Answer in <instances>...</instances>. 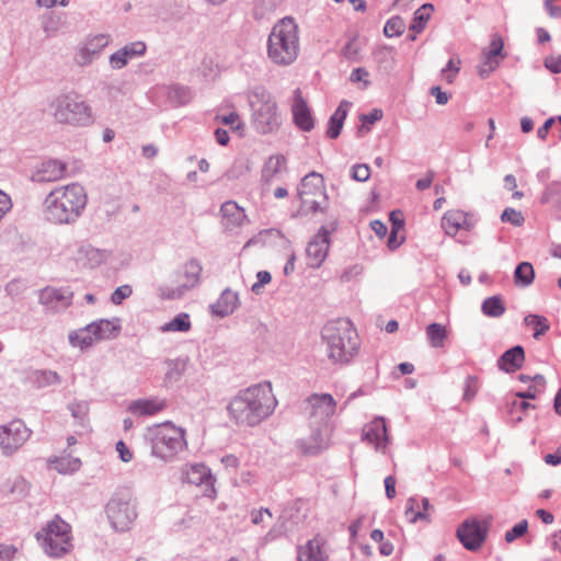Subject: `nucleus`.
Listing matches in <instances>:
<instances>
[{
	"label": "nucleus",
	"mask_w": 561,
	"mask_h": 561,
	"mask_svg": "<svg viewBox=\"0 0 561 561\" xmlns=\"http://www.w3.org/2000/svg\"><path fill=\"white\" fill-rule=\"evenodd\" d=\"M277 405L270 382L241 390L229 402V416L238 425L254 427L271 416Z\"/></svg>",
	"instance_id": "f257e3e1"
},
{
	"label": "nucleus",
	"mask_w": 561,
	"mask_h": 561,
	"mask_svg": "<svg viewBox=\"0 0 561 561\" xmlns=\"http://www.w3.org/2000/svg\"><path fill=\"white\" fill-rule=\"evenodd\" d=\"M87 203L85 188L75 182L53 188L43 202V211L51 224L70 225L78 220Z\"/></svg>",
	"instance_id": "f03ea898"
},
{
	"label": "nucleus",
	"mask_w": 561,
	"mask_h": 561,
	"mask_svg": "<svg viewBox=\"0 0 561 561\" xmlns=\"http://www.w3.org/2000/svg\"><path fill=\"white\" fill-rule=\"evenodd\" d=\"M46 111L56 124L72 128H85L95 122L92 106L73 91L50 98Z\"/></svg>",
	"instance_id": "7ed1b4c3"
},
{
	"label": "nucleus",
	"mask_w": 561,
	"mask_h": 561,
	"mask_svg": "<svg viewBox=\"0 0 561 561\" xmlns=\"http://www.w3.org/2000/svg\"><path fill=\"white\" fill-rule=\"evenodd\" d=\"M300 51L299 28L293 18L280 19L267 38V57L277 66L294 64Z\"/></svg>",
	"instance_id": "20e7f679"
},
{
	"label": "nucleus",
	"mask_w": 561,
	"mask_h": 561,
	"mask_svg": "<svg viewBox=\"0 0 561 561\" xmlns=\"http://www.w3.org/2000/svg\"><path fill=\"white\" fill-rule=\"evenodd\" d=\"M328 357L333 363L347 364L359 351V336L352 322L340 319L328 323L322 330Z\"/></svg>",
	"instance_id": "39448f33"
},
{
	"label": "nucleus",
	"mask_w": 561,
	"mask_h": 561,
	"mask_svg": "<svg viewBox=\"0 0 561 561\" xmlns=\"http://www.w3.org/2000/svg\"><path fill=\"white\" fill-rule=\"evenodd\" d=\"M151 455L164 462L172 461L186 446L185 430L171 422L158 424L148 428Z\"/></svg>",
	"instance_id": "423d86ee"
},
{
	"label": "nucleus",
	"mask_w": 561,
	"mask_h": 561,
	"mask_svg": "<svg viewBox=\"0 0 561 561\" xmlns=\"http://www.w3.org/2000/svg\"><path fill=\"white\" fill-rule=\"evenodd\" d=\"M252 108V123L254 128L261 134H268L280 125L277 114V104L270 92L264 88L253 89L248 96Z\"/></svg>",
	"instance_id": "0eeeda50"
},
{
	"label": "nucleus",
	"mask_w": 561,
	"mask_h": 561,
	"mask_svg": "<svg viewBox=\"0 0 561 561\" xmlns=\"http://www.w3.org/2000/svg\"><path fill=\"white\" fill-rule=\"evenodd\" d=\"M36 537L45 553L51 558H61L73 548L71 526L58 515L48 522Z\"/></svg>",
	"instance_id": "6e6552de"
},
{
	"label": "nucleus",
	"mask_w": 561,
	"mask_h": 561,
	"mask_svg": "<svg viewBox=\"0 0 561 561\" xmlns=\"http://www.w3.org/2000/svg\"><path fill=\"white\" fill-rule=\"evenodd\" d=\"M203 272L202 263L197 259H190L174 273V279L170 284L158 287V294L162 299H181L184 295L201 284Z\"/></svg>",
	"instance_id": "1a4fd4ad"
},
{
	"label": "nucleus",
	"mask_w": 561,
	"mask_h": 561,
	"mask_svg": "<svg viewBox=\"0 0 561 561\" xmlns=\"http://www.w3.org/2000/svg\"><path fill=\"white\" fill-rule=\"evenodd\" d=\"M298 196L299 211L306 215L323 213L329 206L323 178L317 172H311L301 180Z\"/></svg>",
	"instance_id": "9d476101"
},
{
	"label": "nucleus",
	"mask_w": 561,
	"mask_h": 561,
	"mask_svg": "<svg viewBox=\"0 0 561 561\" xmlns=\"http://www.w3.org/2000/svg\"><path fill=\"white\" fill-rule=\"evenodd\" d=\"M108 33H90L76 46L73 62L79 67H89L101 57L104 49L112 43Z\"/></svg>",
	"instance_id": "9b49d317"
},
{
	"label": "nucleus",
	"mask_w": 561,
	"mask_h": 561,
	"mask_svg": "<svg viewBox=\"0 0 561 561\" xmlns=\"http://www.w3.org/2000/svg\"><path fill=\"white\" fill-rule=\"evenodd\" d=\"M32 431L21 420L0 426V449L3 456H13L31 437Z\"/></svg>",
	"instance_id": "f8f14e48"
},
{
	"label": "nucleus",
	"mask_w": 561,
	"mask_h": 561,
	"mask_svg": "<svg viewBox=\"0 0 561 561\" xmlns=\"http://www.w3.org/2000/svg\"><path fill=\"white\" fill-rule=\"evenodd\" d=\"M105 512L112 527L117 531L128 530L137 517L135 504L122 497H112Z\"/></svg>",
	"instance_id": "ddd939ff"
},
{
	"label": "nucleus",
	"mask_w": 561,
	"mask_h": 561,
	"mask_svg": "<svg viewBox=\"0 0 561 561\" xmlns=\"http://www.w3.org/2000/svg\"><path fill=\"white\" fill-rule=\"evenodd\" d=\"M329 248L330 232L325 227H321L307 245V265L311 268H319L328 256Z\"/></svg>",
	"instance_id": "4468645a"
},
{
	"label": "nucleus",
	"mask_w": 561,
	"mask_h": 561,
	"mask_svg": "<svg viewBox=\"0 0 561 561\" xmlns=\"http://www.w3.org/2000/svg\"><path fill=\"white\" fill-rule=\"evenodd\" d=\"M310 425L328 424L335 412V401L331 394H313L308 399Z\"/></svg>",
	"instance_id": "2eb2a0df"
},
{
	"label": "nucleus",
	"mask_w": 561,
	"mask_h": 561,
	"mask_svg": "<svg viewBox=\"0 0 561 561\" xmlns=\"http://www.w3.org/2000/svg\"><path fill=\"white\" fill-rule=\"evenodd\" d=\"M457 537L466 549L477 551L485 540L486 528L478 520H465L457 529Z\"/></svg>",
	"instance_id": "dca6fc26"
},
{
	"label": "nucleus",
	"mask_w": 561,
	"mask_h": 561,
	"mask_svg": "<svg viewBox=\"0 0 561 561\" xmlns=\"http://www.w3.org/2000/svg\"><path fill=\"white\" fill-rule=\"evenodd\" d=\"M183 480L187 483L203 486V493L208 497H213L215 494V478L213 477L210 469L203 463L190 465L183 471Z\"/></svg>",
	"instance_id": "f3484780"
},
{
	"label": "nucleus",
	"mask_w": 561,
	"mask_h": 561,
	"mask_svg": "<svg viewBox=\"0 0 561 561\" xmlns=\"http://www.w3.org/2000/svg\"><path fill=\"white\" fill-rule=\"evenodd\" d=\"M362 439L375 446L377 451L386 453L390 438L387 433L385 419L375 417L363 427Z\"/></svg>",
	"instance_id": "a211bd4d"
},
{
	"label": "nucleus",
	"mask_w": 561,
	"mask_h": 561,
	"mask_svg": "<svg viewBox=\"0 0 561 561\" xmlns=\"http://www.w3.org/2000/svg\"><path fill=\"white\" fill-rule=\"evenodd\" d=\"M67 163L56 159H49L39 163L31 175L35 183L56 182L65 178Z\"/></svg>",
	"instance_id": "6ab92c4d"
},
{
	"label": "nucleus",
	"mask_w": 561,
	"mask_h": 561,
	"mask_svg": "<svg viewBox=\"0 0 561 561\" xmlns=\"http://www.w3.org/2000/svg\"><path fill=\"white\" fill-rule=\"evenodd\" d=\"M291 113L295 125L304 130L310 131L314 127V119L311 114V110L307 104V101L302 96V92L299 88L294 90Z\"/></svg>",
	"instance_id": "aec40b11"
},
{
	"label": "nucleus",
	"mask_w": 561,
	"mask_h": 561,
	"mask_svg": "<svg viewBox=\"0 0 561 561\" xmlns=\"http://www.w3.org/2000/svg\"><path fill=\"white\" fill-rule=\"evenodd\" d=\"M146 50L147 46L141 41L128 43L110 56L108 64L112 69L121 70L126 67L130 60L144 56Z\"/></svg>",
	"instance_id": "412c9836"
},
{
	"label": "nucleus",
	"mask_w": 561,
	"mask_h": 561,
	"mask_svg": "<svg viewBox=\"0 0 561 561\" xmlns=\"http://www.w3.org/2000/svg\"><path fill=\"white\" fill-rule=\"evenodd\" d=\"M310 439H301L298 442V447L305 455H316L320 450L327 448L329 444L328 424L310 425Z\"/></svg>",
	"instance_id": "4be33fe9"
},
{
	"label": "nucleus",
	"mask_w": 561,
	"mask_h": 561,
	"mask_svg": "<svg viewBox=\"0 0 561 561\" xmlns=\"http://www.w3.org/2000/svg\"><path fill=\"white\" fill-rule=\"evenodd\" d=\"M73 291L68 287H46L41 291L39 302L54 310L67 308L71 305Z\"/></svg>",
	"instance_id": "5701e85b"
},
{
	"label": "nucleus",
	"mask_w": 561,
	"mask_h": 561,
	"mask_svg": "<svg viewBox=\"0 0 561 561\" xmlns=\"http://www.w3.org/2000/svg\"><path fill=\"white\" fill-rule=\"evenodd\" d=\"M240 306V297L237 291L225 288L219 298L209 306L210 313L218 318L232 314Z\"/></svg>",
	"instance_id": "b1692460"
},
{
	"label": "nucleus",
	"mask_w": 561,
	"mask_h": 561,
	"mask_svg": "<svg viewBox=\"0 0 561 561\" xmlns=\"http://www.w3.org/2000/svg\"><path fill=\"white\" fill-rule=\"evenodd\" d=\"M473 222L468 218V214L460 209H451L444 214L442 227L448 236H456L459 230H471Z\"/></svg>",
	"instance_id": "393cba45"
},
{
	"label": "nucleus",
	"mask_w": 561,
	"mask_h": 561,
	"mask_svg": "<svg viewBox=\"0 0 561 561\" xmlns=\"http://www.w3.org/2000/svg\"><path fill=\"white\" fill-rule=\"evenodd\" d=\"M156 93L158 96L164 98L169 104L175 107L187 104L193 98L190 88L178 83L161 85L157 89Z\"/></svg>",
	"instance_id": "a878e982"
},
{
	"label": "nucleus",
	"mask_w": 561,
	"mask_h": 561,
	"mask_svg": "<svg viewBox=\"0 0 561 561\" xmlns=\"http://www.w3.org/2000/svg\"><path fill=\"white\" fill-rule=\"evenodd\" d=\"M328 558L323 542L319 538L310 539L297 549V561H327Z\"/></svg>",
	"instance_id": "bb28decb"
},
{
	"label": "nucleus",
	"mask_w": 561,
	"mask_h": 561,
	"mask_svg": "<svg viewBox=\"0 0 561 561\" xmlns=\"http://www.w3.org/2000/svg\"><path fill=\"white\" fill-rule=\"evenodd\" d=\"M164 401L159 399H138L131 401L127 408L128 412L136 416H151L162 411Z\"/></svg>",
	"instance_id": "cd10ccee"
},
{
	"label": "nucleus",
	"mask_w": 561,
	"mask_h": 561,
	"mask_svg": "<svg viewBox=\"0 0 561 561\" xmlns=\"http://www.w3.org/2000/svg\"><path fill=\"white\" fill-rule=\"evenodd\" d=\"M525 360V352L520 345L505 351L497 360V366L506 373H514L519 369Z\"/></svg>",
	"instance_id": "c85d7f7f"
},
{
	"label": "nucleus",
	"mask_w": 561,
	"mask_h": 561,
	"mask_svg": "<svg viewBox=\"0 0 561 561\" xmlns=\"http://www.w3.org/2000/svg\"><path fill=\"white\" fill-rule=\"evenodd\" d=\"M90 329L96 341L110 340L115 337L121 331V322L118 318L100 319L90 323Z\"/></svg>",
	"instance_id": "c756f323"
},
{
	"label": "nucleus",
	"mask_w": 561,
	"mask_h": 561,
	"mask_svg": "<svg viewBox=\"0 0 561 561\" xmlns=\"http://www.w3.org/2000/svg\"><path fill=\"white\" fill-rule=\"evenodd\" d=\"M224 226L228 230L240 227L245 220L244 210L236 202L228 201L221 205Z\"/></svg>",
	"instance_id": "7c9ffc66"
},
{
	"label": "nucleus",
	"mask_w": 561,
	"mask_h": 561,
	"mask_svg": "<svg viewBox=\"0 0 561 561\" xmlns=\"http://www.w3.org/2000/svg\"><path fill=\"white\" fill-rule=\"evenodd\" d=\"M351 102L343 100L329 119L327 135L331 139L340 136Z\"/></svg>",
	"instance_id": "2f4dec72"
},
{
	"label": "nucleus",
	"mask_w": 561,
	"mask_h": 561,
	"mask_svg": "<svg viewBox=\"0 0 561 561\" xmlns=\"http://www.w3.org/2000/svg\"><path fill=\"white\" fill-rule=\"evenodd\" d=\"M48 466L61 474H71L81 468V460L70 455L53 457L48 459Z\"/></svg>",
	"instance_id": "473e14b6"
},
{
	"label": "nucleus",
	"mask_w": 561,
	"mask_h": 561,
	"mask_svg": "<svg viewBox=\"0 0 561 561\" xmlns=\"http://www.w3.org/2000/svg\"><path fill=\"white\" fill-rule=\"evenodd\" d=\"M27 491L28 483L21 476L8 479L0 488V492L3 496L12 497L13 500L23 497L26 495Z\"/></svg>",
	"instance_id": "72a5a7b5"
},
{
	"label": "nucleus",
	"mask_w": 561,
	"mask_h": 561,
	"mask_svg": "<svg viewBox=\"0 0 561 561\" xmlns=\"http://www.w3.org/2000/svg\"><path fill=\"white\" fill-rule=\"evenodd\" d=\"M285 169L286 158L283 154L271 156L262 169V180L265 183H271Z\"/></svg>",
	"instance_id": "f704fd0d"
},
{
	"label": "nucleus",
	"mask_w": 561,
	"mask_h": 561,
	"mask_svg": "<svg viewBox=\"0 0 561 561\" xmlns=\"http://www.w3.org/2000/svg\"><path fill=\"white\" fill-rule=\"evenodd\" d=\"M69 342L72 346L84 350L92 346L98 341L93 334V330L90 329L89 323L84 328L71 332L69 334Z\"/></svg>",
	"instance_id": "c9c22d12"
},
{
	"label": "nucleus",
	"mask_w": 561,
	"mask_h": 561,
	"mask_svg": "<svg viewBox=\"0 0 561 561\" xmlns=\"http://www.w3.org/2000/svg\"><path fill=\"white\" fill-rule=\"evenodd\" d=\"M41 23L47 37L56 36L65 24L64 14L48 12L42 16Z\"/></svg>",
	"instance_id": "e433bc0d"
},
{
	"label": "nucleus",
	"mask_w": 561,
	"mask_h": 561,
	"mask_svg": "<svg viewBox=\"0 0 561 561\" xmlns=\"http://www.w3.org/2000/svg\"><path fill=\"white\" fill-rule=\"evenodd\" d=\"M481 310L486 317L500 318L504 314L506 307L501 296H492L483 300Z\"/></svg>",
	"instance_id": "4c0bfd02"
},
{
	"label": "nucleus",
	"mask_w": 561,
	"mask_h": 561,
	"mask_svg": "<svg viewBox=\"0 0 561 561\" xmlns=\"http://www.w3.org/2000/svg\"><path fill=\"white\" fill-rule=\"evenodd\" d=\"M433 10H434V7L431 3H425L422 7H420L414 12V16L410 24V30L413 31L414 33H421L425 28L426 23L430 20Z\"/></svg>",
	"instance_id": "58836bf2"
},
{
	"label": "nucleus",
	"mask_w": 561,
	"mask_h": 561,
	"mask_svg": "<svg viewBox=\"0 0 561 561\" xmlns=\"http://www.w3.org/2000/svg\"><path fill=\"white\" fill-rule=\"evenodd\" d=\"M535 279V271L529 262L519 263L514 272V282L517 286L527 287Z\"/></svg>",
	"instance_id": "ea45409f"
},
{
	"label": "nucleus",
	"mask_w": 561,
	"mask_h": 561,
	"mask_svg": "<svg viewBox=\"0 0 561 561\" xmlns=\"http://www.w3.org/2000/svg\"><path fill=\"white\" fill-rule=\"evenodd\" d=\"M525 325L535 330L534 337L539 340L550 330L548 319L540 314H528L524 318Z\"/></svg>",
	"instance_id": "a19ab883"
},
{
	"label": "nucleus",
	"mask_w": 561,
	"mask_h": 561,
	"mask_svg": "<svg viewBox=\"0 0 561 561\" xmlns=\"http://www.w3.org/2000/svg\"><path fill=\"white\" fill-rule=\"evenodd\" d=\"M60 376L53 370H36L32 375V382L36 388H46L59 383Z\"/></svg>",
	"instance_id": "79ce46f5"
},
{
	"label": "nucleus",
	"mask_w": 561,
	"mask_h": 561,
	"mask_svg": "<svg viewBox=\"0 0 561 561\" xmlns=\"http://www.w3.org/2000/svg\"><path fill=\"white\" fill-rule=\"evenodd\" d=\"M405 517L412 524L416 523L417 520L430 522V515L428 513L421 511L420 501L417 497H410L407 501Z\"/></svg>",
	"instance_id": "37998d69"
},
{
	"label": "nucleus",
	"mask_w": 561,
	"mask_h": 561,
	"mask_svg": "<svg viewBox=\"0 0 561 561\" xmlns=\"http://www.w3.org/2000/svg\"><path fill=\"white\" fill-rule=\"evenodd\" d=\"M191 329L190 316L185 312L179 313L171 321L161 327L162 332H187Z\"/></svg>",
	"instance_id": "c03bdc74"
},
{
	"label": "nucleus",
	"mask_w": 561,
	"mask_h": 561,
	"mask_svg": "<svg viewBox=\"0 0 561 561\" xmlns=\"http://www.w3.org/2000/svg\"><path fill=\"white\" fill-rule=\"evenodd\" d=\"M186 368V360L182 358L168 359L165 362V380L178 381Z\"/></svg>",
	"instance_id": "a18cd8bd"
},
{
	"label": "nucleus",
	"mask_w": 561,
	"mask_h": 561,
	"mask_svg": "<svg viewBox=\"0 0 561 561\" xmlns=\"http://www.w3.org/2000/svg\"><path fill=\"white\" fill-rule=\"evenodd\" d=\"M426 335L433 347H442L445 339L447 337V330L439 323H431L426 328Z\"/></svg>",
	"instance_id": "49530a36"
},
{
	"label": "nucleus",
	"mask_w": 561,
	"mask_h": 561,
	"mask_svg": "<svg viewBox=\"0 0 561 561\" xmlns=\"http://www.w3.org/2000/svg\"><path fill=\"white\" fill-rule=\"evenodd\" d=\"M405 28V23L400 16H392L389 19L383 27V33L387 37L400 36Z\"/></svg>",
	"instance_id": "de8ad7c7"
},
{
	"label": "nucleus",
	"mask_w": 561,
	"mask_h": 561,
	"mask_svg": "<svg viewBox=\"0 0 561 561\" xmlns=\"http://www.w3.org/2000/svg\"><path fill=\"white\" fill-rule=\"evenodd\" d=\"M502 38L499 36H493L489 49L483 51L482 57L491 60H501L504 57L502 55Z\"/></svg>",
	"instance_id": "09e8293b"
},
{
	"label": "nucleus",
	"mask_w": 561,
	"mask_h": 561,
	"mask_svg": "<svg viewBox=\"0 0 561 561\" xmlns=\"http://www.w3.org/2000/svg\"><path fill=\"white\" fill-rule=\"evenodd\" d=\"M501 220L503 222H508L515 227L523 226L525 218L522 214V211L516 210L515 208L507 207L503 210L501 215Z\"/></svg>",
	"instance_id": "8fccbe9b"
},
{
	"label": "nucleus",
	"mask_w": 561,
	"mask_h": 561,
	"mask_svg": "<svg viewBox=\"0 0 561 561\" xmlns=\"http://www.w3.org/2000/svg\"><path fill=\"white\" fill-rule=\"evenodd\" d=\"M108 256H110V253L105 250H100V249H94V248L87 250V257H88L89 264L92 267L105 263L107 261Z\"/></svg>",
	"instance_id": "3c124183"
},
{
	"label": "nucleus",
	"mask_w": 561,
	"mask_h": 561,
	"mask_svg": "<svg viewBox=\"0 0 561 561\" xmlns=\"http://www.w3.org/2000/svg\"><path fill=\"white\" fill-rule=\"evenodd\" d=\"M68 410L70 411L73 419L81 422L88 415L89 403L87 401H75L68 405Z\"/></svg>",
	"instance_id": "603ef678"
},
{
	"label": "nucleus",
	"mask_w": 561,
	"mask_h": 561,
	"mask_svg": "<svg viewBox=\"0 0 561 561\" xmlns=\"http://www.w3.org/2000/svg\"><path fill=\"white\" fill-rule=\"evenodd\" d=\"M528 529V522L526 519L520 520L512 529L505 533V541L513 542L515 539L524 536Z\"/></svg>",
	"instance_id": "864d4df0"
},
{
	"label": "nucleus",
	"mask_w": 561,
	"mask_h": 561,
	"mask_svg": "<svg viewBox=\"0 0 561 561\" xmlns=\"http://www.w3.org/2000/svg\"><path fill=\"white\" fill-rule=\"evenodd\" d=\"M459 70L460 59H449L446 67L442 69V76L448 83H451Z\"/></svg>",
	"instance_id": "5fc2aeb1"
},
{
	"label": "nucleus",
	"mask_w": 561,
	"mask_h": 561,
	"mask_svg": "<svg viewBox=\"0 0 561 561\" xmlns=\"http://www.w3.org/2000/svg\"><path fill=\"white\" fill-rule=\"evenodd\" d=\"M478 379L474 376H468L465 380L463 399L470 401L477 394Z\"/></svg>",
	"instance_id": "6e6d98bb"
},
{
	"label": "nucleus",
	"mask_w": 561,
	"mask_h": 561,
	"mask_svg": "<svg viewBox=\"0 0 561 561\" xmlns=\"http://www.w3.org/2000/svg\"><path fill=\"white\" fill-rule=\"evenodd\" d=\"M351 176L358 182H366L370 176V169L367 164H355L352 168Z\"/></svg>",
	"instance_id": "4d7b16f0"
},
{
	"label": "nucleus",
	"mask_w": 561,
	"mask_h": 561,
	"mask_svg": "<svg viewBox=\"0 0 561 561\" xmlns=\"http://www.w3.org/2000/svg\"><path fill=\"white\" fill-rule=\"evenodd\" d=\"M131 294H133L131 286H129V285L119 286L113 291V294L111 296V301L114 305H119L123 302L124 299L128 298Z\"/></svg>",
	"instance_id": "13d9d810"
},
{
	"label": "nucleus",
	"mask_w": 561,
	"mask_h": 561,
	"mask_svg": "<svg viewBox=\"0 0 561 561\" xmlns=\"http://www.w3.org/2000/svg\"><path fill=\"white\" fill-rule=\"evenodd\" d=\"M500 65V60H491L483 58L479 66L478 72L481 78H488Z\"/></svg>",
	"instance_id": "bf43d9fd"
},
{
	"label": "nucleus",
	"mask_w": 561,
	"mask_h": 561,
	"mask_svg": "<svg viewBox=\"0 0 561 561\" xmlns=\"http://www.w3.org/2000/svg\"><path fill=\"white\" fill-rule=\"evenodd\" d=\"M256 278L257 280L252 285L251 290L254 294L259 295L262 293V288L264 287V285L271 283L272 275L267 271H260L256 274Z\"/></svg>",
	"instance_id": "052dcab7"
},
{
	"label": "nucleus",
	"mask_w": 561,
	"mask_h": 561,
	"mask_svg": "<svg viewBox=\"0 0 561 561\" xmlns=\"http://www.w3.org/2000/svg\"><path fill=\"white\" fill-rule=\"evenodd\" d=\"M543 65L550 72L561 73V55L546 57Z\"/></svg>",
	"instance_id": "680f3d73"
},
{
	"label": "nucleus",
	"mask_w": 561,
	"mask_h": 561,
	"mask_svg": "<svg viewBox=\"0 0 561 561\" xmlns=\"http://www.w3.org/2000/svg\"><path fill=\"white\" fill-rule=\"evenodd\" d=\"M382 117V111L381 110H373L370 113L360 115V121L363 125L360 126L359 130L364 128L365 124H374L381 119Z\"/></svg>",
	"instance_id": "e2e57ef3"
},
{
	"label": "nucleus",
	"mask_w": 561,
	"mask_h": 561,
	"mask_svg": "<svg viewBox=\"0 0 561 561\" xmlns=\"http://www.w3.org/2000/svg\"><path fill=\"white\" fill-rule=\"evenodd\" d=\"M116 451L124 462H129L133 459V453L123 440L116 443Z\"/></svg>",
	"instance_id": "0e129e2a"
},
{
	"label": "nucleus",
	"mask_w": 561,
	"mask_h": 561,
	"mask_svg": "<svg viewBox=\"0 0 561 561\" xmlns=\"http://www.w3.org/2000/svg\"><path fill=\"white\" fill-rule=\"evenodd\" d=\"M272 516L273 515L268 508H261L260 511L251 512V519H252V523L255 525L262 524L264 522L265 517L271 519Z\"/></svg>",
	"instance_id": "69168bd1"
},
{
	"label": "nucleus",
	"mask_w": 561,
	"mask_h": 561,
	"mask_svg": "<svg viewBox=\"0 0 561 561\" xmlns=\"http://www.w3.org/2000/svg\"><path fill=\"white\" fill-rule=\"evenodd\" d=\"M283 526L275 525L270 529V531L262 538V543L267 545L283 535L282 530Z\"/></svg>",
	"instance_id": "338daca9"
},
{
	"label": "nucleus",
	"mask_w": 561,
	"mask_h": 561,
	"mask_svg": "<svg viewBox=\"0 0 561 561\" xmlns=\"http://www.w3.org/2000/svg\"><path fill=\"white\" fill-rule=\"evenodd\" d=\"M16 549L13 546L0 545V561H12Z\"/></svg>",
	"instance_id": "774afa93"
}]
</instances>
